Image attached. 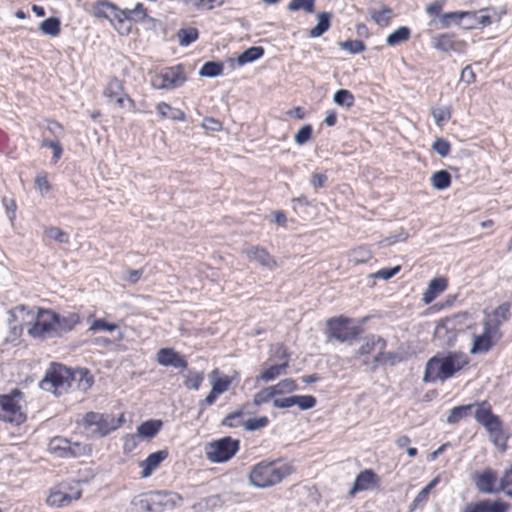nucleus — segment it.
I'll use <instances>...</instances> for the list:
<instances>
[{"label":"nucleus","instance_id":"nucleus-1","mask_svg":"<svg viewBox=\"0 0 512 512\" xmlns=\"http://www.w3.org/2000/svg\"><path fill=\"white\" fill-rule=\"evenodd\" d=\"M474 408H476L474 411L475 420L486 429L492 443L499 447L502 452L506 451L509 436L504 434L503 422L498 415L493 413L487 400L453 407L447 416V423L450 425L457 424L460 420L471 415Z\"/></svg>","mask_w":512,"mask_h":512},{"label":"nucleus","instance_id":"nucleus-2","mask_svg":"<svg viewBox=\"0 0 512 512\" xmlns=\"http://www.w3.org/2000/svg\"><path fill=\"white\" fill-rule=\"evenodd\" d=\"M468 362V356L462 352L437 353L427 361L423 381L425 383L444 382L453 377Z\"/></svg>","mask_w":512,"mask_h":512},{"label":"nucleus","instance_id":"nucleus-3","mask_svg":"<svg viewBox=\"0 0 512 512\" xmlns=\"http://www.w3.org/2000/svg\"><path fill=\"white\" fill-rule=\"evenodd\" d=\"M291 473L290 467L276 461H261L249 472L250 483L257 488H267L280 483Z\"/></svg>","mask_w":512,"mask_h":512},{"label":"nucleus","instance_id":"nucleus-4","mask_svg":"<svg viewBox=\"0 0 512 512\" xmlns=\"http://www.w3.org/2000/svg\"><path fill=\"white\" fill-rule=\"evenodd\" d=\"M122 421V416L115 419L111 415L91 411L83 417V426L90 437L102 438L120 427Z\"/></svg>","mask_w":512,"mask_h":512},{"label":"nucleus","instance_id":"nucleus-5","mask_svg":"<svg viewBox=\"0 0 512 512\" xmlns=\"http://www.w3.org/2000/svg\"><path fill=\"white\" fill-rule=\"evenodd\" d=\"M24 394L18 388L12 389L8 394L0 395V420L14 424H22L26 415L21 411L20 401Z\"/></svg>","mask_w":512,"mask_h":512},{"label":"nucleus","instance_id":"nucleus-6","mask_svg":"<svg viewBox=\"0 0 512 512\" xmlns=\"http://www.w3.org/2000/svg\"><path fill=\"white\" fill-rule=\"evenodd\" d=\"M240 449V440L231 436L209 442L205 447L207 459L212 463H225L232 459Z\"/></svg>","mask_w":512,"mask_h":512},{"label":"nucleus","instance_id":"nucleus-7","mask_svg":"<svg viewBox=\"0 0 512 512\" xmlns=\"http://www.w3.org/2000/svg\"><path fill=\"white\" fill-rule=\"evenodd\" d=\"M53 313L54 311L51 309L39 308L35 323L28 329L29 336L40 340L59 338L53 321Z\"/></svg>","mask_w":512,"mask_h":512},{"label":"nucleus","instance_id":"nucleus-8","mask_svg":"<svg viewBox=\"0 0 512 512\" xmlns=\"http://www.w3.org/2000/svg\"><path fill=\"white\" fill-rule=\"evenodd\" d=\"M74 375L70 369L59 363H52L46 371L44 378L40 382V387L46 391H54L58 388H67L71 386V380Z\"/></svg>","mask_w":512,"mask_h":512},{"label":"nucleus","instance_id":"nucleus-9","mask_svg":"<svg viewBox=\"0 0 512 512\" xmlns=\"http://www.w3.org/2000/svg\"><path fill=\"white\" fill-rule=\"evenodd\" d=\"M350 322L351 319L343 316L328 319L327 330L329 336L339 342H347L356 339L363 332V329L357 325L350 326Z\"/></svg>","mask_w":512,"mask_h":512},{"label":"nucleus","instance_id":"nucleus-10","mask_svg":"<svg viewBox=\"0 0 512 512\" xmlns=\"http://www.w3.org/2000/svg\"><path fill=\"white\" fill-rule=\"evenodd\" d=\"M457 335L456 318H445L436 325L433 341L439 347L450 348L455 345Z\"/></svg>","mask_w":512,"mask_h":512},{"label":"nucleus","instance_id":"nucleus-11","mask_svg":"<svg viewBox=\"0 0 512 512\" xmlns=\"http://www.w3.org/2000/svg\"><path fill=\"white\" fill-rule=\"evenodd\" d=\"M465 14L462 28L472 30L483 28L491 25L494 21H499L500 17L496 16L494 8H485L478 11H463Z\"/></svg>","mask_w":512,"mask_h":512},{"label":"nucleus","instance_id":"nucleus-12","mask_svg":"<svg viewBox=\"0 0 512 512\" xmlns=\"http://www.w3.org/2000/svg\"><path fill=\"white\" fill-rule=\"evenodd\" d=\"M501 337L502 333H498L497 324L493 327L483 324V332L480 335H474L470 353L484 354L489 352Z\"/></svg>","mask_w":512,"mask_h":512},{"label":"nucleus","instance_id":"nucleus-13","mask_svg":"<svg viewBox=\"0 0 512 512\" xmlns=\"http://www.w3.org/2000/svg\"><path fill=\"white\" fill-rule=\"evenodd\" d=\"M176 498H179L176 493L169 491H156L151 493L145 501H142V503H145V508L149 512H164L175 508Z\"/></svg>","mask_w":512,"mask_h":512},{"label":"nucleus","instance_id":"nucleus-14","mask_svg":"<svg viewBox=\"0 0 512 512\" xmlns=\"http://www.w3.org/2000/svg\"><path fill=\"white\" fill-rule=\"evenodd\" d=\"M433 47L445 53L464 54L467 51L468 44L465 40L458 38L456 34L447 32L433 38Z\"/></svg>","mask_w":512,"mask_h":512},{"label":"nucleus","instance_id":"nucleus-15","mask_svg":"<svg viewBox=\"0 0 512 512\" xmlns=\"http://www.w3.org/2000/svg\"><path fill=\"white\" fill-rule=\"evenodd\" d=\"M317 400L312 395H293L286 398H275L273 406L279 409L290 408L297 405L300 410H309L316 406Z\"/></svg>","mask_w":512,"mask_h":512},{"label":"nucleus","instance_id":"nucleus-16","mask_svg":"<svg viewBox=\"0 0 512 512\" xmlns=\"http://www.w3.org/2000/svg\"><path fill=\"white\" fill-rule=\"evenodd\" d=\"M157 362L161 366H172L176 369H186L188 362L184 356L176 352L173 348H161L157 352Z\"/></svg>","mask_w":512,"mask_h":512},{"label":"nucleus","instance_id":"nucleus-17","mask_svg":"<svg viewBox=\"0 0 512 512\" xmlns=\"http://www.w3.org/2000/svg\"><path fill=\"white\" fill-rule=\"evenodd\" d=\"M509 504L502 500L484 499L468 503L462 512H507Z\"/></svg>","mask_w":512,"mask_h":512},{"label":"nucleus","instance_id":"nucleus-18","mask_svg":"<svg viewBox=\"0 0 512 512\" xmlns=\"http://www.w3.org/2000/svg\"><path fill=\"white\" fill-rule=\"evenodd\" d=\"M378 475L371 469L361 471L355 478L354 484L348 495L354 497L360 491L368 490L378 484Z\"/></svg>","mask_w":512,"mask_h":512},{"label":"nucleus","instance_id":"nucleus-19","mask_svg":"<svg viewBox=\"0 0 512 512\" xmlns=\"http://www.w3.org/2000/svg\"><path fill=\"white\" fill-rule=\"evenodd\" d=\"M161 73L170 90L183 86L187 80L183 64L165 67L161 70Z\"/></svg>","mask_w":512,"mask_h":512},{"label":"nucleus","instance_id":"nucleus-20","mask_svg":"<svg viewBox=\"0 0 512 512\" xmlns=\"http://www.w3.org/2000/svg\"><path fill=\"white\" fill-rule=\"evenodd\" d=\"M497 473L491 468H487L474 476V483L479 492L492 494L498 491L495 487L497 483Z\"/></svg>","mask_w":512,"mask_h":512},{"label":"nucleus","instance_id":"nucleus-21","mask_svg":"<svg viewBox=\"0 0 512 512\" xmlns=\"http://www.w3.org/2000/svg\"><path fill=\"white\" fill-rule=\"evenodd\" d=\"M511 303L503 302L496 307L491 314H487L483 320V324L493 327L497 324L498 333H501L500 328L504 322H507L511 318Z\"/></svg>","mask_w":512,"mask_h":512},{"label":"nucleus","instance_id":"nucleus-22","mask_svg":"<svg viewBox=\"0 0 512 512\" xmlns=\"http://www.w3.org/2000/svg\"><path fill=\"white\" fill-rule=\"evenodd\" d=\"M147 17L144 5L138 2L133 9H122L118 6V10L114 12V19L122 24L124 21L143 22Z\"/></svg>","mask_w":512,"mask_h":512},{"label":"nucleus","instance_id":"nucleus-23","mask_svg":"<svg viewBox=\"0 0 512 512\" xmlns=\"http://www.w3.org/2000/svg\"><path fill=\"white\" fill-rule=\"evenodd\" d=\"M245 254L250 261L257 262L262 267L273 270L277 263L269 252L260 246H251L245 250Z\"/></svg>","mask_w":512,"mask_h":512},{"label":"nucleus","instance_id":"nucleus-24","mask_svg":"<svg viewBox=\"0 0 512 512\" xmlns=\"http://www.w3.org/2000/svg\"><path fill=\"white\" fill-rule=\"evenodd\" d=\"M82 495L81 490H76L74 493H69L64 489L52 490L47 498V503L53 507H65L78 500Z\"/></svg>","mask_w":512,"mask_h":512},{"label":"nucleus","instance_id":"nucleus-25","mask_svg":"<svg viewBox=\"0 0 512 512\" xmlns=\"http://www.w3.org/2000/svg\"><path fill=\"white\" fill-rule=\"evenodd\" d=\"M53 321L55 322L56 332L59 333V338L65 333L72 331L77 324L80 323V316L77 313H69L68 315H61L54 311Z\"/></svg>","mask_w":512,"mask_h":512},{"label":"nucleus","instance_id":"nucleus-26","mask_svg":"<svg viewBox=\"0 0 512 512\" xmlns=\"http://www.w3.org/2000/svg\"><path fill=\"white\" fill-rule=\"evenodd\" d=\"M169 452L166 449L158 450L147 456V458L140 462L142 467L141 477H149L153 471L168 457Z\"/></svg>","mask_w":512,"mask_h":512},{"label":"nucleus","instance_id":"nucleus-27","mask_svg":"<svg viewBox=\"0 0 512 512\" xmlns=\"http://www.w3.org/2000/svg\"><path fill=\"white\" fill-rule=\"evenodd\" d=\"M447 285V279L443 277H437L432 279L429 282L427 289L423 293V302L425 304L432 303L440 293L446 290Z\"/></svg>","mask_w":512,"mask_h":512},{"label":"nucleus","instance_id":"nucleus-28","mask_svg":"<svg viewBox=\"0 0 512 512\" xmlns=\"http://www.w3.org/2000/svg\"><path fill=\"white\" fill-rule=\"evenodd\" d=\"M386 349H378L376 355L373 357L371 371H376L379 366H384L389 364L390 366H394L396 363L400 362L402 358L394 352H385Z\"/></svg>","mask_w":512,"mask_h":512},{"label":"nucleus","instance_id":"nucleus-29","mask_svg":"<svg viewBox=\"0 0 512 512\" xmlns=\"http://www.w3.org/2000/svg\"><path fill=\"white\" fill-rule=\"evenodd\" d=\"M387 341L379 335H369L365 338V342L359 347L357 354L358 355H368L373 351L380 348L386 349Z\"/></svg>","mask_w":512,"mask_h":512},{"label":"nucleus","instance_id":"nucleus-30","mask_svg":"<svg viewBox=\"0 0 512 512\" xmlns=\"http://www.w3.org/2000/svg\"><path fill=\"white\" fill-rule=\"evenodd\" d=\"M87 6L90 8H86V10L93 17L98 18V19H107L109 21H111V19L108 16V14L106 13V11L104 10V8H108V9L112 10L113 12H115V10H118V6L115 3L108 1V0H98L95 3L87 4Z\"/></svg>","mask_w":512,"mask_h":512},{"label":"nucleus","instance_id":"nucleus-31","mask_svg":"<svg viewBox=\"0 0 512 512\" xmlns=\"http://www.w3.org/2000/svg\"><path fill=\"white\" fill-rule=\"evenodd\" d=\"M163 426V421L160 419H150L142 422L137 427V434L145 439H152L155 437Z\"/></svg>","mask_w":512,"mask_h":512},{"label":"nucleus","instance_id":"nucleus-32","mask_svg":"<svg viewBox=\"0 0 512 512\" xmlns=\"http://www.w3.org/2000/svg\"><path fill=\"white\" fill-rule=\"evenodd\" d=\"M332 13L320 12L317 15V24L310 29L309 36L311 38H318L327 32L331 27Z\"/></svg>","mask_w":512,"mask_h":512},{"label":"nucleus","instance_id":"nucleus-33","mask_svg":"<svg viewBox=\"0 0 512 512\" xmlns=\"http://www.w3.org/2000/svg\"><path fill=\"white\" fill-rule=\"evenodd\" d=\"M156 110L161 118H168L173 121H185L186 114L178 108L171 107L166 102H160L157 104Z\"/></svg>","mask_w":512,"mask_h":512},{"label":"nucleus","instance_id":"nucleus-34","mask_svg":"<svg viewBox=\"0 0 512 512\" xmlns=\"http://www.w3.org/2000/svg\"><path fill=\"white\" fill-rule=\"evenodd\" d=\"M439 483V477H435L432 479L425 487H423L418 494L415 496L413 501L409 506V511L413 512L416 510L421 504L425 503L428 500L429 494L433 488Z\"/></svg>","mask_w":512,"mask_h":512},{"label":"nucleus","instance_id":"nucleus-35","mask_svg":"<svg viewBox=\"0 0 512 512\" xmlns=\"http://www.w3.org/2000/svg\"><path fill=\"white\" fill-rule=\"evenodd\" d=\"M265 53V50L262 46H252L248 49L244 50L237 57V63L239 66H243L248 63H252L258 59H260Z\"/></svg>","mask_w":512,"mask_h":512},{"label":"nucleus","instance_id":"nucleus-36","mask_svg":"<svg viewBox=\"0 0 512 512\" xmlns=\"http://www.w3.org/2000/svg\"><path fill=\"white\" fill-rule=\"evenodd\" d=\"M410 37L411 29L407 26H400L386 37V44L394 47L408 41Z\"/></svg>","mask_w":512,"mask_h":512},{"label":"nucleus","instance_id":"nucleus-37","mask_svg":"<svg viewBox=\"0 0 512 512\" xmlns=\"http://www.w3.org/2000/svg\"><path fill=\"white\" fill-rule=\"evenodd\" d=\"M219 373V369L216 368L209 374V378L214 392H220L222 394L229 389V386L232 383V378L228 375L217 377Z\"/></svg>","mask_w":512,"mask_h":512},{"label":"nucleus","instance_id":"nucleus-38","mask_svg":"<svg viewBox=\"0 0 512 512\" xmlns=\"http://www.w3.org/2000/svg\"><path fill=\"white\" fill-rule=\"evenodd\" d=\"M430 181L434 189L442 191L450 187L452 178L447 170H439L432 174Z\"/></svg>","mask_w":512,"mask_h":512},{"label":"nucleus","instance_id":"nucleus-39","mask_svg":"<svg viewBox=\"0 0 512 512\" xmlns=\"http://www.w3.org/2000/svg\"><path fill=\"white\" fill-rule=\"evenodd\" d=\"M370 16L372 20L380 27H387L391 23L392 18L394 17V12L392 8L388 6H383V8L379 11L371 10Z\"/></svg>","mask_w":512,"mask_h":512},{"label":"nucleus","instance_id":"nucleus-40","mask_svg":"<svg viewBox=\"0 0 512 512\" xmlns=\"http://www.w3.org/2000/svg\"><path fill=\"white\" fill-rule=\"evenodd\" d=\"M39 29L45 35L58 36L61 31V21L58 17H49L40 23Z\"/></svg>","mask_w":512,"mask_h":512},{"label":"nucleus","instance_id":"nucleus-41","mask_svg":"<svg viewBox=\"0 0 512 512\" xmlns=\"http://www.w3.org/2000/svg\"><path fill=\"white\" fill-rule=\"evenodd\" d=\"M69 440L62 437H55L49 442V451L57 457L68 458Z\"/></svg>","mask_w":512,"mask_h":512},{"label":"nucleus","instance_id":"nucleus-42","mask_svg":"<svg viewBox=\"0 0 512 512\" xmlns=\"http://www.w3.org/2000/svg\"><path fill=\"white\" fill-rule=\"evenodd\" d=\"M177 38L179 45L186 47L199 38V31L195 27L181 28L177 32Z\"/></svg>","mask_w":512,"mask_h":512},{"label":"nucleus","instance_id":"nucleus-43","mask_svg":"<svg viewBox=\"0 0 512 512\" xmlns=\"http://www.w3.org/2000/svg\"><path fill=\"white\" fill-rule=\"evenodd\" d=\"M289 367L287 362H282L281 364H275L270 366L268 369H265L261 372L259 379L269 382L275 380L278 376L282 374H286V369Z\"/></svg>","mask_w":512,"mask_h":512},{"label":"nucleus","instance_id":"nucleus-44","mask_svg":"<svg viewBox=\"0 0 512 512\" xmlns=\"http://www.w3.org/2000/svg\"><path fill=\"white\" fill-rule=\"evenodd\" d=\"M224 65L220 61H207L199 71L202 77L214 78L222 74Z\"/></svg>","mask_w":512,"mask_h":512},{"label":"nucleus","instance_id":"nucleus-45","mask_svg":"<svg viewBox=\"0 0 512 512\" xmlns=\"http://www.w3.org/2000/svg\"><path fill=\"white\" fill-rule=\"evenodd\" d=\"M465 14L463 11L447 12L440 16L439 23L441 28H449L452 23L462 27Z\"/></svg>","mask_w":512,"mask_h":512},{"label":"nucleus","instance_id":"nucleus-46","mask_svg":"<svg viewBox=\"0 0 512 512\" xmlns=\"http://www.w3.org/2000/svg\"><path fill=\"white\" fill-rule=\"evenodd\" d=\"M333 101L338 106L350 108L354 105V95L347 89H339L334 93Z\"/></svg>","mask_w":512,"mask_h":512},{"label":"nucleus","instance_id":"nucleus-47","mask_svg":"<svg viewBox=\"0 0 512 512\" xmlns=\"http://www.w3.org/2000/svg\"><path fill=\"white\" fill-rule=\"evenodd\" d=\"M68 458H78L81 456L89 455L92 451L91 446L89 444L80 443V442H71L68 443Z\"/></svg>","mask_w":512,"mask_h":512},{"label":"nucleus","instance_id":"nucleus-48","mask_svg":"<svg viewBox=\"0 0 512 512\" xmlns=\"http://www.w3.org/2000/svg\"><path fill=\"white\" fill-rule=\"evenodd\" d=\"M204 380V373L203 372H196V371H188L187 375H185L184 379V386L188 390H198Z\"/></svg>","mask_w":512,"mask_h":512},{"label":"nucleus","instance_id":"nucleus-49","mask_svg":"<svg viewBox=\"0 0 512 512\" xmlns=\"http://www.w3.org/2000/svg\"><path fill=\"white\" fill-rule=\"evenodd\" d=\"M123 93L124 86L122 81L119 80L117 77H112L104 90V96L109 99H114V97L119 96Z\"/></svg>","mask_w":512,"mask_h":512},{"label":"nucleus","instance_id":"nucleus-50","mask_svg":"<svg viewBox=\"0 0 512 512\" xmlns=\"http://www.w3.org/2000/svg\"><path fill=\"white\" fill-rule=\"evenodd\" d=\"M287 9L291 12L303 10L311 14L315 11V0H291L287 5Z\"/></svg>","mask_w":512,"mask_h":512},{"label":"nucleus","instance_id":"nucleus-51","mask_svg":"<svg viewBox=\"0 0 512 512\" xmlns=\"http://www.w3.org/2000/svg\"><path fill=\"white\" fill-rule=\"evenodd\" d=\"M276 388H273L272 386L265 387L261 391L257 392L254 395L253 403L256 406H259L264 403H268L271 399H273L275 396H277V391H275Z\"/></svg>","mask_w":512,"mask_h":512},{"label":"nucleus","instance_id":"nucleus-52","mask_svg":"<svg viewBox=\"0 0 512 512\" xmlns=\"http://www.w3.org/2000/svg\"><path fill=\"white\" fill-rule=\"evenodd\" d=\"M243 415H244V411L242 409L234 411L223 418V420L221 421V426H225V427H229V428H236L239 426H243V423H244L242 421Z\"/></svg>","mask_w":512,"mask_h":512},{"label":"nucleus","instance_id":"nucleus-53","mask_svg":"<svg viewBox=\"0 0 512 512\" xmlns=\"http://www.w3.org/2000/svg\"><path fill=\"white\" fill-rule=\"evenodd\" d=\"M431 114L435 120V123L438 126L444 125L451 118V108L450 107H436L432 108Z\"/></svg>","mask_w":512,"mask_h":512},{"label":"nucleus","instance_id":"nucleus-54","mask_svg":"<svg viewBox=\"0 0 512 512\" xmlns=\"http://www.w3.org/2000/svg\"><path fill=\"white\" fill-rule=\"evenodd\" d=\"M45 235L61 244H67L69 242V235L58 227H48L45 229Z\"/></svg>","mask_w":512,"mask_h":512},{"label":"nucleus","instance_id":"nucleus-55","mask_svg":"<svg viewBox=\"0 0 512 512\" xmlns=\"http://www.w3.org/2000/svg\"><path fill=\"white\" fill-rule=\"evenodd\" d=\"M312 134H313L312 125L305 124L295 134L294 140L298 145L302 146V145L306 144L312 138Z\"/></svg>","mask_w":512,"mask_h":512},{"label":"nucleus","instance_id":"nucleus-56","mask_svg":"<svg viewBox=\"0 0 512 512\" xmlns=\"http://www.w3.org/2000/svg\"><path fill=\"white\" fill-rule=\"evenodd\" d=\"M224 500L220 494H214L207 496L198 503L201 508L204 509H214L217 507H221L224 504Z\"/></svg>","mask_w":512,"mask_h":512},{"label":"nucleus","instance_id":"nucleus-57","mask_svg":"<svg viewBox=\"0 0 512 512\" xmlns=\"http://www.w3.org/2000/svg\"><path fill=\"white\" fill-rule=\"evenodd\" d=\"M272 387L276 388L275 391L278 392L277 395H282L284 393H291L298 389V386H297L295 380H293L291 378L283 379Z\"/></svg>","mask_w":512,"mask_h":512},{"label":"nucleus","instance_id":"nucleus-58","mask_svg":"<svg viewBox=\"0 0 512 512\" xmlns=\"http://www.w3.org/2000/svg\"><path fill=\"white\" fill-rule=\"evenodd\" d=\"M340 48L348 50L351 54H358L366 49V45L362 40H346L340 42Z\"/></svg>","mask_w":512,"mask_h":512},{"label":"nucleus","instance_id":"nucleus-59","mask_svg":"<svg viewBox=\"0 0 512 512\" xmlns=\"http://www.w3.org/2000/svg\"><path fill=\"white\" fill-rule=\"evenodd\" d=\"M269 424V419L267 416H261L258 418H251L247 421H244L243 426L247 431H256L261 428L266 427Z\"/></svg>","mask_w":512,"mask_h":512},{"label":"nucleus","instance_id":"nucleus-60","mask_svg":"<svg viewBox=\"0 0 512 512\" xmlns=\"http://www.w3.org/2000/svg\"><path fill=\"white\" fill-rule=\"evenodd\" d=\"M372 258L371 250L366 246H359L352 251V260L355 263H365Z\"/></svg>","mask_w":512,"mask_h":512},{"label":"nucleus","instance_id":"nucleus-61","mask_svg":"<svg viewBox=\"0 0 512 512\" xmlns=\"http://www.w3.org/2000/svg\"><path fill=\"white\" fill-rule=\"evenodd\" d=\"M41 146L51 148V151H53L52 160L54 163H56L61 158L63 147L58 140L44 139L41 143Z\"/></svg>","mask_w":512,"mask_h":512},{"label":"nucleus","instance_id":"nucleus-62","mask_svg":"<svg viewBox=\"0 0 512 512\" xmlns=\"http://www.w3.org/2000/svg\"><path fill=\"white\" fill-rule=\"evenodd\" d=\"M432 149L441 157H446L449 155L451 151V144L445 138H437L433 145Z\"/></svg>","mask_w":512,"mask_h":512},{"label":"nucleus","instance_id":"nucleus-63","mask_svg":"<svg viewBox=\"0 0 512 512\" xmlns=\"http://www.w3.org/2000/svg\"><path fill=\"white\" fill-rule=\"evenodd\" d=\"M499 490L512 498V466L505 471L504 475L500 479Z\"/></svg>","mask_w":512,"mask_h":512},{"label":"nucleus","instance_id":"nucleus-64","mask_svg":"<svg viewBox=\"0 0 512 512\" xmlns=\"http://www.w3.org/2000/svg\"><path fill=\"white\" fill-rule=\"evenodd\" d=\"M117 324L115 323H109L105 319L100 318L96 319L92 322L91 326L89 327L90 331L96 332L100 330H106V331H114L117 329Z\"/></svg>","mask_w":512,"mask_h":512}]
</instances>
